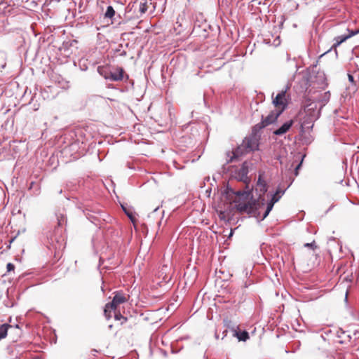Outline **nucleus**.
Listing matches in <instances>:
<instances>
[{
  "label": "nucleus",
  "mask_w": 359,
  "mask_h": 359,
  "mask_svg": "<svg viewBox=\"0 0 359 359\" xmlns=\"http://www.w3.org/2000/svg\"><path fill=\"white\" fill-rule=\"evenodd\" d=\"M348 39V36L346 35H341L338 36L334 39L335 43L334 44V46H338L340 44H341L343 42H344L346 40Z\"/></svg>",
  "instance_id": "412c9836"
},
{
  "label": "nucleus",
  "mask_w": 359,
  "mask_h": 359,
  "mask_svg": "<svg viewBox=\"0 0 359 359\" xmlns=\"http://www.w3.org/2000/svg\"><path fill=\"white\" fill-rule=\"evenodd\" d=\"M345 299L347 300V293L346 294Z\"/></svg>",
  "instance_id": "e433bc0d"
},
{
  "label": "nucleus",
  "mask_w": 359,
  "mask_h": 359,
  "mask_svg": "<svg viewBox=\"0 0 359 359\" xmlns=\"http://www.w3.org/2000/svg\"><path fill=\"white\" fill-rule=\"evenodd\" d=\"M126 301L127 299L123 293H116L111 302L107 304L104 306V314L107 320H109L111 318V312L116 309L118 305Z\"/></svg>",
  "instance_id": "20e7f679"
},
{
  "label": "nucleus",
  "mask_w": 359,
  "mask_h": 359,
  "mask_svg": "<svg viewBox=\"0 0 359 359\" xmlns=\"http://www.w3.org/2000/svg\"><path fill=\"white\" fill-rule=\"evenodd\" d=\"M330 98V93L329 91L325 92L323 94L320 95V97L318 98V100L319 102H320V107L325 105Z\"/></svg>",
  "instance_id": "f3484780"
},
{
  "label": "nucleus",
  "mask_w": 359,
  "mask_h": 359,
  "mask_svg": "<svg viewBox=\"0 0 359 359\" xmlns=\"http://www.w3.org/2000/svg\"><path fill=\"white\" fill-rule=\"evenodd\" d=\"M9 327H11V325L8 324H3L0 326V340L7 336L8 328Z\"/></svg>",
  "instance_id": "aec40b11"
},
{
  "label": "nucleus",
  "mask_w": 359,
  "mask_h": 359,
  "mask_svg": "<svg viewBox=\"0 0 359 359\" xmlns=\"http://www.w3.org/2000/svg\"><path fill=\"white\" fill-rule=\"evenodd\" d=\"M135 4L138 7V11L142 15L148 10L149 4H151V0H140L139 2H135Z\"/></svg>",
  "instance_id": "2eb2a0df"
},
{
  "label": "nucleus",
  "mask_w": 359,
  "mask_h": 359,
  "mask_svg": "<svg viewBox=\"0 0 359 359\" xmlns=\"http://www.w3.org/2000/svg\"><path fill=\"white\" fill-rule=\"evenodd\" d=\"M302 158V160H301L300 163L294 168V175L296 176L298 175V170L300 168V167L302 165V161H303V158H304V156H299V158Z\"/></svg>",
  "instance_id": "bb28decb"
},
{
  "label": "nucleus",
  "mask_w": 359,
  "mask_h": 359,
  "mask_svg": "<svg viewBox=\"0 0 359 359\" xmlns=\"http://www.w3.org/2000/svg\"><path fill=\"white\" fill-rule=\"evenodd\" d=\"M57 220H58V225L60 226H63L64 224H65L67 223L66 217L64 216L63 215H60V217L58 216Z\"/></svg>",
  "instance_id": "393cba45"
},
{
  "label": "nucleus",
  "mask_w": 359,
  "mask_h": 359,
  "mask_svg": "<svg viewBox=\"0 0 359 359\" xmlns=\"http://www.w3.org/2000/svg\"><path fill=\"white\" fill-rule=\"evenodd\" d=\"M287 89V88H286L285 90H281L280 92H279L277 94L275 99H273V104L276 107L282 106L281 109H283V111L285 109V107H286V104L285 103L284 100H285V93H286Z\"/></svg>",
  "instance_id": "9b49d317"
},
{
  "label": "nucleus",
  "mask_w": 359,
  "mask_h": 359,
  "mask_svg": "<svg viewBox=\"0 0 359 359\" xmlns=\"http://www.w3.org/2000/svg\"><path fill=\"white\" fill-rule=\"evenodd\" d=\"M92 353H93V355H95V353H97V351L94 349L92 351Z\"/></svg>",
  "instance_id": "72a5a7b5"
},
{
  "label": "nucleus",
  "mask_w": 359,
  "mask_h": 359,
  "mask_svg": "<svg viewBox=\"0 0 359 359\" xmlns=\"http://www.w3.org/2000/svg\"><path fill=\"white\" fill-rule=\"evenodd\" d=\"M259 135L250 134L249 136L245 137L242 142L243 143L246 149H248V151L250 153L259 149Z\"/></svg>",
  "instance_id": "423d86ee"
},
{
  "label": "nucleus",
  "mask_w": 359,
  "mask_h": 359,
  "mask_svg": "<svg viewBox=\"0 0 359 359\" xmlns=\"http://www.w3.org/2000/svg\"><path fill=\"white\" fill-rule=\"evenodd\" d=\"M256 191H259V196L257 201L252 202H236V208L241 213H247L251 217L257 219L259 217L261 209L265 205L264 194L267 191V184L262 177V175L259 174L257 184Z\"/></svg>",
  "instance_id": "f257e3e1"
},
{
  "label": "nucleus",
  "mask_w": 359,
  "mask_h": 359,
  "mask_svg": "<svg viewBox=\"0 0 359 359\" xmlns=\"http://www.w3.org/2000/svg\"><path fill=\"white\" fill-rule=\"evenodd\" d=\"M97 72L100 75L102 76L105 79L109 80V74L110 71L104 67L99 66L97 67Z\"/></svg>",
  "instance_id": "6ab92c4d"
},
{
  "label": "nucleus",
  "mask_w": 359,
  "mask_h": 359,
  "mask_svg": "<svg viewBox=\"0 0 359 359\" xmlns=\"http://www.w3.org/2000/svg\"><path fill=\"white\" fill-rule=\"evenodd\" d=\"M348 81L351 83H353L354 81V77L351 74H348Z\"/></svg>",
  "instance_id": "7c9ffc66"
},
{
  "label": "nucleus",
  "mask_w": 359,
  "mask_h": 359,
  "mask_svg": "<svg viewBox=\"0 0 359 359\" xmlns=\"http://www.w3.org/2000/svg\"><path fill=\"white\" fill-rule=\"evenodd\" d=\"M7 271L10 272L11 271H13L15 269V266L12 263H8L6 265Z\"/></svg>",
  "instance_id": "c85d7f7f"
},
{
  "label": "nucleus",
  "mask_w": 359,
  "mask_h": 359,
  "mask_svg": "<svg viewBox=\"0 0 359 359\" xmlns=\"http://www.w3.org/2000/svg\"><path fill=\"white\" fill-rule=\"evenodd\" d=\"M159 208V206L156 207V208L154 209V211L151 213V215H149V217H152L153 215L155 213V212H156Z\"/></svg>",
  "instance_id": "2f4dec72"
},
{
  "label": "nucleus",
  "mask_w": 359,
  "mask_h": 359,
  "mask_svg": "<svg viewBox=\"0 0 359 359\" xmlns=\"http://www.w3.org/2000/svg\"><path fill=\"white\" fill-rule=\"evenodd\" d=\"M304 246L305 247H311L312 248H316V245H315V241L310 243H305Z\"/></svg>",
  "instance_id": "c756f323"
},
{
  "label": "nucleus",
  "mask_w": 359,
  "mask_h": 359,
  "mask_svg": "<svg viewBox=\"0 0 359 359\" xmlns=\"http://www.w3.org/2000/svg\"><path fill=\"white\" fill-rule=\"evenodd\" d=\"M50 240L48 242V248L50 250H55V253L56 254L57 252L60 251L63 248V242L64 239L60 237L57 236L56 235L50 236V238H48Z\"/></svg>",
  "instance_id": "1a4fd4ad"
},
{
  "label": "nucleus",
  "mask_w": 359,
  "mask_h": 359,
  "mask_svg": "<svg viewBox=\"0 0 359 359\" xmlns=\"http://www.w3.org/2000/svg\"><path fill=\"white\" fill-rule=\"evenodd\" d=\"M232 335L240 341H246L249 339V333L246 330H241L238 327L232 330Z\"/></svg>",
  "instance_id": "f8f14e48"
},
{
  "label": "nucleus",
  "mask_w": 359,
  "mask_h": 359,
  "mask_svg": "<svg viewBox=\"0 0 359 359\" xmlns=\"http://www.w3.org/2000/svg\"><path fill=\"white\" fill-rule=\"evenodd\" d=\"M123 78V69L118 68L114 72H110L109 74V80L113 81H121Z\"/></svg>",
  "instance_id": "4468645a"
},
{
  "label": "nucleus",
  "mask_w": 359,
  "mask_h": 359,
  "mask_svg": "<svg viewBox=\"0 0 359 359\" xmlns=\"http://www.w3.org/2000/svg\"><path fill=\"white\" fill-rule=\"evenodd\" d=\"M249 165V162L245 161L242 163L241 168L235 170L234 177L237 180L243 182L248 181Z\"/></svg>",
  "instance_id": "6e6552de"
},
{
  "label": "nucleus",
  "mask_w": 359,
  "mask_h": 359,
  "mask_svg": "<svg viewBox=\"0 0 359 359\" xmlns=\"http://www.w3.org/2000/svg\"><path fill=\"white\" fill-rule=\"evenodd\" d=\"M248 153L250 152L248 151V149H246L243 143L242 142L241 144L238 146L234 150L232 151H228L226 153L227 157L229 158L226 159V163H229Z\"/></svg>",
  "instance_id": "0eeeda50"
},
{
  "label": "nucleus",
  "mask_w": 359,
  "mask_h": 359,
  "mask_svg": "<svg viewBox=\"0 0 359 359\" xmlns=\"http://www.w3.org/2000/svg\"><path fill=\"white\" fill-rule=\"evenodd\" d=\"M161 221H159V222H158V226H160V225H161Z\"/></svg>",
  "instance_id": "f704fd0d"
},
{
  "label": "nucleus",
  "mask_w": 359,
  "mask_h": 359,
  "mask_svg": "<svg viewBox=\"0 0 359 359\" xmlns=\"http://www.w3.org/2000/svg\"><path fill=\"white\" fill-rule=\"evenodd\" d=\"M265 125L264 123H263L262 121H261L260 123L256 124L252 130V133L251 134H255V135H258V132L262 130V128H265Z\"/></svg>",
  "instance_id": "4be33fe9"
},
{
  "label": "nucleus",
  "mask_w": 359,
  "mask_h": 359,
  "mask_svg": "<svg viewBox=\"0 0 359 359\" xmlns=\"http://www.w3.org/2000/svg\"><path fill=\"white\" fill-rule=\"evenodd\" d=\"M227 193L231 192L232 194H235L236 196H238L241 198L248 200L250 198V196L251 195V192L248 191H234L231 188L227 187Z\"/></svg>",
  "instance_id": "dca6fc26"
},
{
  "label": "nucleus",
  "mask_w": 359,
  "mask_h": 359,
  "mask_svg": "<svg viewBox=\"0 0 359 359\" xmlns=\"http://www.w3.org/2000/svg\"><path fill=\"white\" fill-rule=\"evenodd\" d=\"M112 327V325H109V328L111 329Z\"/></svg>",
  "instance_id": "c9c22d12"
},
{
  "label": "nucleus",
  "mask_w": 359,
  "mask_h": 359,
  "mask_svg": "<svg viewBox=\"0 0 359 359\" xmlns=\"http://www.w3.org/2000/svg\"><path fill=\"white\" fill-rule=\"evenodd\" d=\"M285 190H280L278 189L271 196V198L269 201H268L266 204V209L262 216L259 215V217L257 219L258 222L263 221L272 210L274 204L278 202L282 196L285 194Z\"/></svg>",
  "instance_id": "39448f33"
},
{
  "label": "nucleus",
  "mask_w": 359,
  "mask_h": 359,
  "mask_svg": "<svg viewBox=\"0 0 359 359\" xmlns=\"http://www.w3.org/2000/svg\"><path fill=\"white\" fill-rule=\"evenodd\" d=\"M123 212L126 215L133 221V212L130 210H128L124 205H121Z\"/></svg>",
  "instance_id": "a878e982"
},
{
  "label": "nucleus",
  "mask_w": 359,
  "mask_h": 359,
  "mask_svg": "<svg viewBox=\"0 0 359 359\" xmlns=\"http://www.w3.org/2000/svg\"><path fill=\"white\" fill-rule=\"evenodd\" d=\"M348 31L349 32V34L348 35H346L347 36H348V39L351 38V36H355V34H358L359 33V29H357V30H349L348 29Z\"/></svg>",
  "instance_id": "cd10ccee"
},
{
  "label": "nucleus",
  "mask_w": 359,
  "mask_h": 359,
  "mask_svg": "<svg viewBox=\"0 0 359 359\" xmlns=\"http://www.w3.org/2000/svg\"><path fill=\"white\" fill-rule=\"evenodd\" d=\"M86 218L100 229L104 228V224L111 220L107 213L103 211L92 212L88 210H83Z\"/></svg>",
  "instance_id": "f03ea898"
},
{
  "label": "nucleus",
  "mask_w": 359,
  "mask_h": 359,
  "mask_svg": "<svg viewBox=\"0 0 359 359\" xmlns=\"http://www.w3.org/2000/svg\"><path fill=\"white\" fill-rule=\"evenodd\" d=\"M344 279H345L346 281H351V280L350 278H348V276H347V277H346Z\"/></svg>",
  "instance_id": "473e14b6"
},
{
  "label": "nucleus",
  "mask_w": 359,
  "mask_h": 359,
  "mask_svg": "<svg viewBox=\"0 0 359 359\" xmlns=\"http://www.w3.org/2000/svg\"><path fill=\"white\" fill-rule=\"evenodd\" d=\"M319 117V112H316L313 110V109L309 108L306 111V114L303 117L301 122V131L302 133H306L307 131H310L312 130L313 127V123L316 120H317Z\"/></svg>",
  "instance_id": "7ed1b4c3"
},
{
  "label": "nucleus",
  "mask_w": 359,
  "mask_h": 359,
  "mask_svg": "<svg viewBox=\"0 0 359 359\" xmlns=\"http://www.w3.org/2000/svg\"><path fill=\"white\" fill-rule=\"evenodd\" d=\"M114 313V318L116 320H122L121 324L123 325L125 322L127 321V318L122 316L120 313H116V310L112 311L111 313Z\"/></svg>",
  "instance_id": "b1692460"
},
{
  "label": "nucleus",
  "mask_w": 359,
  "mask_h": 359,
  "mask_svg": "<svg viewBox=\"0 0 359 359\" xmlns=\"http://www.w3.org/2000/svg\"><path fill=\"white\" fill-rule=\"evenodd\" d=\"M28 189L29 190H33V194L32 195L34 196H38L40 194V189H41V187L40 186L36 183L35 182H32L30 184H29V186L28 187Z\"/></svg>",
  "instance_id": "a211bd4d"
},
{
  "label": "nucleus",
  "mask_w": 359,
  "mask_h": 359,
  "mask_svg": "<svg viewBox=\"0 0 359 359\" xmlns=\"http://www.w3.org/2000/svg\"><path fill=\"white\" fill-rule=\"evenodd\" d=\"M293 124L292 120L286 121L279 128L273 131V134L278 136L286 133Z\"/></svg>",
  "instance_id": "ddd939ff"
},
{
  "label": "nucleus",
  "mask_w": 359,
  "mask_h": 359,
  "mask_svg": "<svg viewBox=\"0 0 359 359\" xmlns=\"http://www.w3.org/2000/svg\"><path fill=\"white\" fill-rule=\"evenodd\" d=\"M115 15V11L111 6H108L105 12V18H111Z\"/></svg>",
  "instance_id": "5701e85b"
},
{
  "label": "nucleus",
  "mask_w": 359,
  "mask_h": 359,
  "mask_svg": "<svg viewBox=\"0 0 359 359\" xmlns=\"http://www.w3.org/2000/svg\"><path fill=\"white\" fill-rule=\"evenodd\" d=\"M1 5H2V4H0V10L1 9Z\"/></svg>",
  "instance_id": "4c0bfd02"
},
{
  "label": "nucleus",
  "mask_w": 359,
  "mask_h": 359,
  "mask_svg": "<svg viewBox=\"0 0 359 359\" xmlns=\"http://www.w3.org/2000/svg\"><path fill=\"white\" fill-rule=\"evenodd\" d=\"M283 109L273 110L265 118L262 116V121L264 123L265 126H267L271 123H273L282 114Z\"/></svg>",
  "instance_id": "9d476101"
}]
</instances>
